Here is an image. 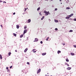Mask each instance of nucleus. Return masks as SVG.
<instances>
[{
	"mask_svg": "<svg viewBox=\"0 0 76 76\" xmlns=\"http://www.w3.org/2000/svg\"><path fill=\"white\" fill-rule=\"evenodd\" d=\"M60 53H61V51L60 50H58V54H59Z\"/></svg>",
	"mask_w": 76,
	"mask_h": 76,
	"instance_id": "nucleus-13",
	"label": "nucleus"
},
{
	"mask_svg": "<svg viewBox=\"0 0 76 76\" xmlns=\"http://www.w3.org/2000/svg\"><path fill=\"white\" fill-rule=\"evenodd\" d=\"M55 22L56 23H57L58 22V21L57 20H55Z\"/></svg>",
	"mask_w": 76,
	"mask_h": 76,
	"instance_id": "nucleus-12",
	"label": "nucleus"
},
{
	"mask_svg": "<svg viewBox=\"0 0 76 76\" xmlns=\"http://www.w3.org/2000/svg\"><path fill=\"white\" fill-rule=\"evenodd\" d=\"M40 10V7H39L37 9V10Z\"/></svg>",
	"mask_w": 76,
	"mask_h": 76,
	"instance_id": "nucleus-20",
	"label": "nucleus"
},
{
	"mask_svg": "<svg viewBox=\"0 0 76 76\" xmlns=\"http://www.w3.org/2000/svg\"><path fill=\"white\" fill-rule=\"evenodd\" d=\"M48 39H49V37H48L46 39V41H48Z\"/></svg>",
	"mask_w": 76,
	"mask_h": 76,
	"instance_id": "nucleus-27",
	"label": "nucleus"
},
{
	"mask_svg": "<svg viewBox=\"0 0 76 76\" xmlns=\"http://www.w3.org/2000/svg\"><path fill=\"white\" fill-rule=\"evenodd\" d=\"M73 32V31L72 30H70L69 31V32Z\"/></svg>",
	"mask_w": 76,
	"mask_h": 76,
	"instance_id": "nucleus-19",
	"label": "nucleus"
},
{
	"mask_svg": "<svg viewBox=\"0 0 76 76\" xmlns=\"http://www.w3.org/2000/svg\"><path fill=\"white\" fill-rule=\"evenodd\" d=\"M28 23H30L31 22V19H28Z\"/></svg>",
	"mask_w": 76,
	"mask_h": 76,
	"instance_id": "nucleus-11",
	"label": "nucleus"
},
{
	"mask_svg": "<svg viewBox=\"0 0 76 76\" xmlns=\"http://www.w3.org/2000/svg\"><path fill=\"white\" fill-rule=\"evenodd\" d=\"M44 16H43L41 18V20H43V19H44Z\"/></svg>",
	"mask_w": 76,
	"mask_h": 76,
	"instance_id": "nucleus-21",
	"label": "nucleus"
},
{
	"mask_svg": "<svg viewBox=\"0 0 76 76\" xmlns=\"http://www.w3.org/2000/svg\"><path fill=\"white\" fill-rule=\"evenodd\" d=\"M69 3V1L67 0L66 2V3Z\"/></svg>",
	"mask_w": 76,
	"mask_h": 76,
	"instance_id": "nucleus-28",
	"label": "nucleus"
},
{
	"mask_svg": "<svg viewBox=\"0 0 76 76\" xmlns=\"http://www.w3.org/2000/svg\"><path fill=\"white\" fill-rule=\"evenodd\" d=\"M66 19H70V17H66Z\"/></svg>",
	"mask_w": 76,
	"mask_h": 76,
	"instance_id": "nucleus-14",
	"label": "nucleus"
},
{
	"mask_svg": "<svg viewBox=\"0 0 76 76\" xmlns=\"http://www.w3.org/2000/svg\"><path fill=\"white\" fill-rule=\"evenodd\" d=\"M74 47H75V48H76V45H74Z\"/></svg>",
	"mask_w": 76,
	"mask_h": 76,
	"instance_id": "nucleus-37",
	"label": "nucleus"
},
{
	"mask_svg": "<svg viewBox=\"0 0 76 76\" xmlns=\"http://www.w3.org/2000/svg\"><path fill=\"white\" fill-rule=\"evenodd\" d=\"M13 34L14 35L15 37H16V34L13 33Z\"/></svg>",
	"mask_w": 76,
	"mask_h": 76,
	"instance_id": "nucleus-25",
	"label": "nucleus"
},
{
	"mask_svg": "<svg viewBox=\"0 0 76 76\" xmlns=\"http://www.w3.org/2000/svg\"><path fill=\"white\" fill-rule=\"evenodd\" d=\"M0 2L1 3L2 2H3V1H2L0 0Z\"/></svg>",
	"mask_w": 76,
	"mask_h": 76,
	"instance_id": "nucleus-40",
	"label": "nucleus"
},
{
	"mask_svg": "<svg viewBox=\"0 0 76 76\" xmlns=\"http://www.w3.org/2000/svg\"><path fill=\"white\" fill-rule=\"evenodd\" d=\"M12 67H10V69H12Z\"/></svg>",
	"mask_w": 76,
	"mask_h": 76,
	"instance_id": "nucleus-44",
	"label": "nucleus"
},
{
	"mask_svg": "<svg viewBox=\"0 0 76 76\" xmlns=\"http://www.w3.org/2000/svg\"><path fill=\"white\" fill-rule=\"evenodd\" d=\"M17 28L19 29V25H16Z\"/></svg>",
	"mask_w": 76,
	"mask_h": 76,
	"instance_id": "nucleus-9",
	"label": "nucleus"
},
{
	"mask_svg": "<svg viewBox=\"0 0 76 76\" xmlns=\"http://www.w3.org/2000/svg\"><path fill=\"white\" fill-rule=\"evenodd\" d=\"M15 52H17V50H15Z\"/></svg>",
	"mask_w": 76,
	"mask_h": 76,
	"instance_id": "nucleus-45",
	"label": "nucleus"
},
{
	"mask_svg": "<svg viewBox=\"0 0 76 76\" xmlns=\"http://www.w3.org/2000/svg\"><path fill=\"white\" fill-rule=\"evenodd\" d=\"M10 67H12V66H11Z\"/></svg>",
	"mask_w": 76,
	"mask_h": 76,
	"instance_id": "nucleus-50",
	"label": "nucleus"
},
{
	"mask_svg": "<svg viewBox=\"0 0 76 76\" xmlns=\"http://www.w3.org/2000/svg\"><path fill=\"white\" fill-rule=\"evenodd\" d=\"M12 54L11 52H9L8 53L9 56H10V54Z\"/></svg>",
	"mask_w": 76,
	"mask_h": 76,
	"instance_id": "nucleus-22",
	"label": "nucleus"
},
{
	"mask_svg": "<svg viewBox=\"0 0 76 76\" xmlns=\"http://www.w3.org/2000/svg\"><path fill=\"white\" fill-rule=\"evenodd\" d=\"M27 32V30L26 29H25L24 31V34H25V33H26Z\"/></svg>",
	"mask_w": 76,
	"mask_h": 76,
	"instance_id": "nucleus-5",
	"label": "nucleus"
},
{
	"mask_svg": "<svg viewBox=\"0 0 76 76\" xmlns=\"http://www.w3.org/2000/svg\"><path fill=\"white\" fill-rule=\"evenodd\" d=\"M3 3H6V2L4 1L3 2Z\"/></svg>",
	"mask_w": 76,
	"mask_h": 76,
	"instance_id": "nucleus-42",
	"label": "nucleus"
},
{
	"mask_svg": "<svg viewBox=\"0 0 76 76\" xmlns=\"http://www.w3.org/2000/svg\"><path fill=\"white\" fill-rule=\"evenodd\" d=\"M62 45H65V43H62Z\"/></svg>",
	"mask_w": 76,
	"mask_h": 76,
	"instance_id": "nucleus-36",
	"label": "nucleus"
},
{
	"mask_svg": "<svg viewBox=\"0 0 76 76\" xmlns=\"http://www.w3.org/2000/svg\"><path fill=\"white\" fill-rule=\"evenodd\" d=\"M71 54L72 56H74L75 55V53H71Z\"/></svg>",
	"mask_w": 76,
	"mask_h": 76,
	"instance_id": "nucleus-16",
	"label": "nucleus"
},
{
	"mask_svg": "<svg viewBox=\"0 0 76 76\" xmlns=\"http://www.w3.org/2000/svg\"><path fill=\"white\" fill-rule=\"evenodd\" d=\"M73 15V14H71L70 15H68L69 17H72Z\"/></svg>",
	"mask_w": 76,
	"mask_h": 76,
	"instance_id": "nucleus-4",
	"label": "nucleus"
},
{
	"mask_svg": "<svg viewBox=\"0 0 76 76\" xmlns=\"http://www.w3.org/2000/svg\"><path fill=\"white\" fill-rule=\"evenodd\" d=\"M43 42H42V41H41V42H40V43H41V44H42V43H43Z\"/></svg>",
	"mask_w": 76,
	"mask_h": 76,
	"instance_id": "nucleus-35",
	"label": "nucleus"
},
{
	"mask_svg": "<svg viewBox=\"0 0 76 76\" xmlns=\"http://www.w3.org/2000/svg\"><path fill=\"white\" fill-rule=\"evenodd\" d=\"M39 14L40 15H42V14H41V12L39 13Z\"/></svg>",
	"mask_w": 76,
	"mask_h": 76,
	"instance_id": "nucleus-32",
	"label": "nucleus"
},
{
	"mask_svg": "<svg viewBox=\"0 0 76 76\" xmlns=\"http://www.w3.org/2000/svg\"><path fill=\"white\" fill-rule=\"evenodd\" d=\"M55 29L56 31H57L58 30V29L57 28H55Z\"/></svg>",
	"mask_w": 76,
	"mask_h": 76,
	"instance_id": "nucleus-30",
	"label": "nucleus"
},
{
	"mask_svg": "<svg viewBox=\"0 0 76 76\" xmlns=\"http://www.w3.org/2000/svg\"><path fill=\"white\" fill-rule=\"evenodd\" d=\"M51 1H53V0H51Z\"/></svg>",
	"mask_w": 76,
	"mask_h": 76,
	"instance_id": "nucleus-49",
	"label": "nucleus"
},
{
	"mask_svg": "<svg viewBox=\"0 0 76 76\" xmlns=\"http://www.w3.org/2000/svg\"><path fill=\"white\" fill-rule=\"evenodd\" d=\"M23 37V35L22 34L20 36V38H22Z\"/></svg>",
	"mask_w": 76,
	"mask_h": 76,
	"instance_id": "nucleus-15",
	"label": "nucleus"
},
{
	"mask_svg": "<svg viewBox=\"0 0 76 76\" xmlns=\"http://www.w3.org/2000/svg\"><path fill=\"white\" fill-rule=\"evenodd\" d=\"M7 72H9V69H8Z\"/></svg>",
	"mask_w": 76,
	"mask_h": 76,
	"instance_id": "nucleus-43",
	"label": "nucleus"
},
{
	"mask_svg": "<svg viewBox=\"0 0 76 76\" xmlns=\"http://www.w3.org/2000/svg\"><path fill=\"white\" fill-rule=\"evenodd\" d=\"M6 69H7H7H9V67H6Z\"/></svg>",
	"mask_w": 76,
	"mask_h": 76,
	"instance_id": "nucleus-38",
	"label": "nucleus"
},
{
	"mask_svg": "<svg viewBox=\"0 0 76 76\" xmlns=\"http://www.w3.org/2000/svg\"><path fill=\"white\" fill-rule=\"evenodd\" d=\"M61 4H62V3H61Z\"/></svg>",
	"mask_w": 76,
	"mask_h": 76,
	"instance_id": "nucleus-48",
	"label": "nucleus"
},
{
	"mask_svg": "<svg viewBox=\"0 0 76 76\" xmlns=\"http://www.w3.org/2000/svg\"><path fill=\"white\" fill-rule=\"evenodd\" d=\"M26 8H25V10H24V12H26Z\"/></svg>",
	"mask_w": 76,
	"mask_h": 76,
	"instance_id": "nucleus-34",
	"label": "nucleus"
},
{
	"mask_svg": "<svg viewBox=\"0 0 76 76\" xmlns=\"http://www.w3.org/2000/svg\"><path fill=\"white\" fill-rule=\"evenodd\" d=\"M45 0V1H48V0Z\"/></svg>",
	"mask_w": 76,
	"mask_h": 76,
	"instance_id": "nucleus-46",
	"label": "nucleus"
},
{
	"mask_svg": "<svg viewBox=\"0 0 76 76\" xmlns=\"http://www.w3.org/2000/svg\"><path fill=\"white\" fill-rule=\"evenodd\" d=\"M38 41V39L37 38H36L35 39V40L34 41V42H37V41Z\"/></svg>",
	"mask_w": 76,
	"mask_h": 76,
	"instance_id": "nucleus-3",
	"label": "nucleus"
},
{
	"mask_svg": "<svg viewBox=\"0 0 76 76\" xmlns=\"http://www.w3.org/2000/svg\"><path fill=\"white\" fill-rule=\"evenodd\" d=\"M15 12H14V13H13V15H15Z\"/></svg>",
	"mask_w": 76,
	"mask_h": 76,
	"instance_id": "nucleus-41",
	"label": "nucleus"
},
{
	"mask_svg": "<svg viewBox=\"0 0 76 76\" xmlns=\"http://www.w3.org/2000/svg\"><path fill=\"white\" fill-rule=\"evenodd\" d=\"M46 53H43L42 54V56H45V55H46Z\"/></svg>",
	"mask_w": 76,
	"mask_h": 76,
	"instance_id": "nucleus-10",
	"label": "nucleus"
},
{
	"mask_svg": "<svg viewBox=\"0 0 76 76\" xmlns=\"http://www.w3.org/2000/svg\"><path fill=\"white\" fill-rule=\"evenodd\" d=\"M27 50H28V49L27 48H26L24 50V52L26 53V52L27 51Z\"/></svg>",
	"mask_w": 76,
	"mask_h": 76,
	"instance_id": "nucleus-7",
	"label": "nucleus"
},
{
	"mask_svg": "<svg viewBox=\"0 0 76 76\" xmlns=\"http://www.w3.org/2000/svg\"><path fill=\"white\" fill-rule=\"evenodd\" d=\"M66 9H70V8L69 7H67L66 8Z\"/></svg>",
	"mask_w": 76,
	"mask_h": 76,
	"instance_id": "nucleus-26",
	"label": "nucleus"
},
{
	"mask_svg": "<svg viewBox=\"0 0 76 76\" xmlns=\"http://www.w3.org/2000/svg\"><path fill=\"white\" fill-rule=\"evenodd\" d=\"M0 58L1 59H2V56H1V55H0Z\"/></svg>",
	"mask_w": 76,
	"mask_h": 76,
	"instance_id": "nucleus-18",
	"label": "nucleus"
},
{
	"mask_svg": "<svg viewBox=\"0 0 76 76\" xmlns=\"http://www.w3.org/2000/svg\"><path fill=\"white\" fill-rule=\"evenodd\" d=\"M1 28H3V26H2V25H1Z\"/></svg>",
	"mask_w": 76,
	"mask_h": 76,
	"instance_id": "nucleus-39",
	"label": "nucleus"
},
{
	"mask_svg": "<svg viewBox=\"0 0 76 76\" xmlns=\"http://www.w3.org/2000/svg\"><path fill=\"white\" fill-rule=\"evenodd\" d=\"M65 64L66 65H67V66H68V67H69V65L67 63H65Z\"/></svg>",
	"mask_w": 76,
	"mask_h": 76,
	"instance_id": "nucleus-17",
	"label": "nucleus"
},
{
	"mask_svg": "<svg viewBox=\"0 0 76 76\" xmlns=\"http://www.w3.org/2000/svg\"><path fill=\"white\" fill-rule=\"evenodd\" d=\"M24 28L25 29H26L27 28V26H25Z\"/></svg>",
	"mask_w": 76,
	"mask_h": 76,
	"instance_id": "nucleus-23",
	"label": "nucleus"
},
{
	"mask_svg": "<svg viewBox=\"0 0 76 76\" xmlns=\"http://www.w3.org/2000/svg\"><path fill=\"white\" fill-rule=\"evenodd\" d=\"M72 69L71 67H68L67 68V70H70Z\"/></svg>",
	"mask_w": 76,
	"mask_h": 76,
	"instance_id": "nucleus-6",
	"label": "nucleus"
},
{
	"mask_svg": "<svg viewBox=\"0 0 76 76\" xmlns=\"http://www.w3.org/2000/svg\"><path fill=\"white\" fill-rule=\"evenodd\" d=\"M44 13H45V15L46 16H47L49 14H50V12H47L46 10H45L44 11Z\"/></svg>",
	"mask_w": 76,
	"mask_h": 76,
	"instance_id": "nucleus-1",
	"label": "nucleus"
},
{
	"mask_svg": "<svg viewBox=\"0 0 76 76\" xmlns=\"http://www.w3.org/2000/svg\"><path fill=\"white\" fill-rule=\"evenodd\" d=\"M36 49H34L33 50V53H36Z\"/></svg>",
	"mask_w": 76,
	"mask_h": 76,
	"instance_id": "nucleus-8",
	"label": "nucleus"
},
{
	"mask_svg": "<svg viewBox=\"0 0 76 76\" xmlns=\"http://www.w3.org/2000/svg\"><path fill=\"white\" fill-rule=\"evenodd\" d=\"M73 20H74V21H76V18H74L73 19Z\"/></svg>",
	"mask_w": 76,
	"mask_h": 76,
	"instance_id": "nucleus-29",
	"label": "nucleus"
},
{
	"mask_svg": "<svg viewBox=\"0 0 76 76\" xmlns=\"http://www.w3.org/2000/svg\"><path fill=\"white\" fill-rule=\"evenodd\" d=\"M27 64H29V62H27Z\"/></svg>",
	"mask_w": 76,
	"mask_h": 76,
	"instance_id": "nucleus-31",
	"label": "nucleus"
},
{
	"mask_svg": "<svg viewBox=\"0 0 76 76\" xmlns=\"http://www.w3.org/2000/svg\"><path fill=\"white\" fill-rule=\"evenodd\" d=\"M66 61H67V62H69V60L68 59H66Z\"/></svg>",
	"mask_w": 76,
	"mask_h": 76,
	"instance_id": "nucleus-24",
	"label": "nucleus"
},
{
	"mask_svg": "<svg viewBox=\"0 0 76 76\" xmlns=\"http://www.w3.org/2000/svg\"><path fill=\"white\" fill-rule=\"evenodd\" d=\"M55 10L56 11L57 10V9L56 8V9H55Z\"/></svg>",
	"mask_w": 76,
	"mask_h": 76,
	"instance_id": "nucleus-33",
	"label": "nucleus"
},
{
	"mask_svg": "<svg viewBox=\"0 0 76 76\" xmlns=\"http://www.w3.org/2000/svg\"><path fill=\"white\" fill-rule=\"evenodd\" d=\"M61 1V0H60V1Z\"/></svg>",
	"mask_w": 76,
	"mask_h": 76,
	"instance_id": "nucleus-47",
	"label": "nucleus"
},
{
	"mask_svg": "<svg viewBox=\"0 0 76 76\" xmlns=\"http://www.w3.org/2000/svg\"><path fill=\"white\" fill-rule=\"evenodd\" d=\"M41 72V69H39L37 72V74H38L39 73V72Z\"/></svg>",
	"mask_w": 76,
	"mask_h": 76,
	"instance_id": "nucleus-2",
	"label": "nucleus"
}]
</instances>
